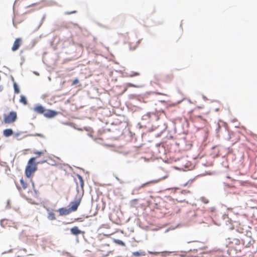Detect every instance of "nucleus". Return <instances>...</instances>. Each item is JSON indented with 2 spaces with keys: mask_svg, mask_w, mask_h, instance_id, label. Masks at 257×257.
<instances>
[{
  "mask_svg": "<svg viewBox=\"0 0 257 257\" xmlns=\"http://www.w3.org/2000/svg\"><path fill=\"white\" fill-rule=\"evenodd\" d=\"M36 158H31L28 162V165L26 168L25 174L28 178L32 176V174L37 171V164L35 163Z\"/></svg>",
  "mask_w": 257,
  "mask_h": 257,
  "instance_id": "nucleus-1",
  "label": "nucleus"
},
{
  "mask_svg": "<svg viewBox=\"0 0 257 257\" xmlns=\"http://www.w3.org/2000/svg\"><path fill=\"white\" fill-rule=\"evenodd\" d=\"M83 194V193L82 194L78 193L75 198L74 201L70 203L71 206L69 208L71 212L77 210V208L81 203Z\"/></svg>",
  "mask_w": 257,
  "mask_h": 257,
  "instance_id": "nucleus-2",
  "label": "nucleus"
},
{
  "mask_svg": "<svg viewBox=\"0 0 257 257\" xmlns=\"http://www.w3.org/2000/svg\"><path fill=\"white\" fill-rule=\"evenodd\" d=\"M4 121L6 124H10L15 122L17 118V114L15 111H11L8 114H4Z\"/></svg>",
  "mask_w": 257,
  "mask_h": 257,
  "instance_id": "nucleus-3",
  "label": "nucleus"
},
{
  "mask_svg": "<svg viewBox=\"0 0 257 257\" xmlns=\"http://www.w3.org/2000/svg\"><path fill=\"white\" fill-rule=\"evenodd\" d=\"M22 38H17L15 40V41L13 44V45L12 47V50L14 52L18 50L19 49L21 45H22Z\"/></svg>",
  "mask_w": 257,
  "mask_h": 257,
  "instance_id": "nucleus-4",
  "label": "nucleus"
},
{
  "mask_svg": "<svg viewBox=\"0 0 257 257\" xmlns=\"http://www.w3.org/2000/svg\"><path fill=\"white\" fill-rule=\"evenodd\" d=\"M33 110L35 112L39 114H43L45 111L44 107L40 104H37L33 108Z\"/></svg>",
  "mask_w": 257,
  "mask_h": 257,
  "instance_id": "nucleus-5",
  "label": "nucleus"
},
{
  "mask_svg": "<svg viewBox=\"0 0 257 257\" xmlns=\"http://www.w3.org/2000/svg\"><path fill=\"white\" fill-rule=\"evenodd\" d=\"M43 114L45 116H46L47 117L51 118V117H53L55 116L57 114V113L54 110H45V111L44 112V113Z\"/></svg>",
  "mask_w": 257,
  "mask_h": 257,
  "instance_id": "nucleus-6",
  "label": "nucleus"
},
{
  "mask_svg": "<svg viewBox=\"0 0 257 257\" xmlns=\"http://www.w3.org/2000/svg\"><path fill=\"white\" fill-rule=\"evenodd\" d=\"M58 211L61 215H66L71 212L69 208L68 209L66 208H61L58 210Z\"/></svg>",
  "mask_w": 257,
  "mask_h": 257,
  "instance_id": "nucleus-7",
  "label": "nucleus"
},
{
  "mask_svg": "<svg viewBox=\"0 0 257 257\" xmlns=\"http://www.w3.org/2000/svg\"><path fill=\"white\" fill-rule=\"evenodd\" d=\"M27 183L23 179L20 180V184L18 186L19 190H25L27 188Z\"/></svg>",
  "mask_w": 257,
  "mask_h": 257,
  "instance_id": "nucleus-8",
  "label": "nucleus"
},
{
  "mask_svg": "<svg viewBox=\"0 0 257 257\" xmlns=\"http://www.w3.org/2000/svg\"><path fill=\"white\" fill-rule=\"evenodd\" d=\"M71 233L73 235H78L81 233V231L77 226H74L70 229Z\"/></svg>",
  "mask_w": 257,
  "mask_h": 257,
  "instance_id": "nucleus-9",
  "label": "nucleus"
},
{
  "mask_svg": "<svg viewBox=\"0 0 257 257\" xmlns=\"http://www.w3.org/2000/svg\"><path fill=\"white\" fill-rule=\"evenodd\" d=\"M4 135L6 137H8L11 136H12L13 134V131L12 129H6L3 132Z\"/></svg>",
  "mask_w": 257,
  "mask_h": 257,
  "instance_id": "nucleus-10",
  "label": "nucleus"
},
{
  "mask_svg": "<svg viewBox=\"0 0 257 257\" xmlns=\"http://www.w3.org/2000/svg\"><path fill=\"white\" fill-rule=\"evenodd\" d=\"M46 153H47V151L46 150H43L41 151H34L33 152V154L37 155L36 157H35L36 158L39 157H40L42 155H43L44 154H45Z\"/></svg>",
  "mask_w": 257,
  "mask_h": 257,
  "instance_id": "nucleus-11",
  "label": "nucleus"
},
{
  "mask_svg": "<svg viewBox=\"0 0 257 257\" xmlns=\"http://www.w3.org/2000/svg\"><path fill=\"white\" fill-rule=\"evenodd\" d=\"M133 255L136 256H144L145 255V253L143 251L139 252V251H135L132 253Z\"/></svg>",
  "mask_w": 257,
  "mask_h": 257,
  "instance_id": "nucleus-12",
  "label": "nucleus"
},
{
  "mask_svg": "<svg viewBox=\"0 0 257 257\" xmlns=\"http://www.w3.org/2000/svg\"><path fill=\"white\" fill-rule=\"evenodd\" d=\"M113 241H114V242H115V243H116L118 245H121L123 246H125V243L120 240L114 239Z\"/></svg>",
  "mask_w": 257,
  "mask_h": 257,
  "instance_id": "nucleus-13",
  "label": "nucleus"
},
{
  "mask_svg": "<svg viewBox=\"0 0 257 257\" xmlns=\"http://www.w3.org/2000/svg\"><path fill=\"white\" fill-rule=\"evenodd\" d=\"M48 218L50 220H54L56 219L55 214L53 212H49L48 215Z\"/></svg>",
  "mask_w": 257,
  "mask_h": 257,
  "instance_id": "nucleus-14",
  "label": "nucleus"
},
{
  "mask_svg": "<svg viewBox=\"0 0 257 257\" xmlns=\"http://www.w3.org/2000/svg\"><path fill=\"white\" fill-rule=\"evenodd\" d=\"M78 178L79 180L81 187L83 189V186H84V181H83V178L80 175H78Z\"/></svg>",
  "mask_w": 257,
  "mask_h": 257,
  "instance_id": "nucleus-15",
  "label": "nucleus"
},
{
  "mask_svg": "<svg viewBox=\"0 0 257 257\" xmlns=\"http://www.w3.org/2000/svg\"><path fill=\"white\" fill-rule=\"evenodd\" d=\"M139 43V41H137L135 45H132L131 44H130V49L132 50L135 49L138 47Z\"/></svg>",
  "mask_w": 257,
  "mask_h": 257,
  "instance_id": "nucleus-16",
  "label": "nucleus"
},
{
  "mask_svg": "<svg viewBox=\"0 0 257 257\" xmlns=\"http://www.w3.org/2000/svg\"><path fill=\"white\" fill-rule=\"evenodd\" d=\"M14 89H15V92L16 93H18L20 92V90H19V86H18V85L15 82L14 83Z\"/></svg>",
  "mask_w": 257,
  "mask_h": 257,
  "instance_id": "nucleus-17",
  "label": "nucleus"
},
{
  "mask_svg": "<svg viewBox=\"0 0 257 257\" xmlns=\"http://www.w3.org/2000/svg\"><path fill=\"white\" fill-rule=\"evenodd\" d=\"M160 179L159 180H152V181H150L145 184H144L143 186H145L146 184H151V183H157L158 182H159L160 181Z\"/></svg>",
  "mask_w": 257,
  "mask_h": 257,
  "instance_id": "nucleus-18",
  "label": "nucleus"
},
{
  "mask_svg": "<svg viewBox=\"0 0 257 257\" xmlns=\"http://www.w3.org/2000/svg\"><path fill=\"white\" fill-rule=\"evenodd\" d=\"M20 101L23 102L24 104H26L27 103L26 97H21Z\"/></svg>",
  "mask_w": 257,
  "mask_h": 257,
  "instance_id": "nucleus-19",
  "label": "nucleus"
},
{
  "mask_svg": "<svg viewBox=\"0 0 257 257\" xmlns=\"http://www.w3.org/2000/svg\"><path fill=\"white\" fill-rule=\"evenodd\" d=\"M79 82V80L77 78H76L73 81V82L72 83V85H76Z\"/></svg>",
  "mask_w": 257,
  "mask_h": 257,
  "instance_id": "nucleus-20",
  "label": "nucleus"
},
{
  "mask_svg": "<svg viewBox=\"0 0 257 257\" xmlns=\"http://www.w3.org/2000/svg\"><path fill=\"white\" fill-rule=\"evenodd\" d=\"M8 221V222H9V220H7L6 219H4V220H2L1 221V224L3 226H5V224H6L7 222Z\"/></svg>",
  "mask_w": 257,
  "mask_h": 257,
  "instance_id": "nucleus-21",
  "label": "nucleus"
},
{
  "mask_svg": "<svg viewBox=\"0 0 257 257\" xmlns=\"http://www.w3.org/2000/svg\"><path fill=\"white\" fill-rule=\"evenodd\" d=\"M76 12V11H72V12H67L65 13V14L66 15H70V14H74V13H75Z\"/></svg>",
  "mask_w": 257,
  "mask_h": 257,
  "instance_id": "nucleus-22",
  "label": "nucleus"
},
{
  "mask_svg": "<svg viewBox=\"0 0 257 257\" xmlns=\"http://www.w3.org/2000/svg\"><path fill=\"white\" fill-rule=\"evenodd\" d=\"M196 116L198 117V118H200V119H202V120H205V119H204L203 118V116L201 115H196Z\"/></svg>",
  "mask_w": 257,
  "mask_h": 257,
  "instance_id": "nucleus-23",
  "label": "nucleus"
},
{
  "mask_svg": "<svg viewBox=\"0 0 257 257\" xmlns=\"http://www.w3.org/2000/svg\"><path fill=\"white\" fill-rule=\"evenodd\" d=\"M209 114V111H206L205 112L203 113V114L204 115H207Z\"/></svg>",
  "mask_w": 257,
  "mask_h": 257,
  "instance_id": "nucleus-24",
  "label": "nucleus"
},
{
  "mask_svg": "<svg viewBox=\"0 0 257 257\" xmlns=\"http://www.w3.org/2000/svg\"><path fill=\"white\" fill-rule=\"evenodd\" d=\"M202 108V106H197V107H196L195 108V110H196V109H197V108L200 109V108Z\"/></svg>",
  "mask_w": 257,
  "mask_h": 257,
  "instance_id": "nucleus-25",
  "label": "nucleus"
},
{
  "mask_svg": "<svg viewBox=\"0 0 257 257\" xmlns=\"http://www.w3.org/2000/svg\"><path fill=\"white\" fill-rule=\"evenodd\" d=\"M139 74L138 73H135V76H137V75H138Z\"/></svg>",
  "mask_w": 257,
  "mask_h": 257,
  "instance_id": "nucleus-26",
  "label": "nucleus"
},
{
  "mask_svg": "<svg viewBox=\"0 0 257 257\" xmlns=\"http://www.w3.org/2000/svg\"><path fill=\"white\" fill-rule=\"evenodd\" d=\"M34 5V4H30V5L29 6H28V7H30V6H33Z\"/></svg>",
  "mask_w": 257,
  "mask_h": 257,
  "instance_id": "nucleus-27",
  "label": "nucleus"
},
{
  "mask_svg": "<svg viewBox=\"0 0 257 257\" xmlns=\"http://www.w3.org/2000/svg\"><path fill=\"white\" fill-rule=\"evenodd\" d=\"M36 136H42V135H40V134H37V135H36Z\"/></svg>",
  "mask_w": 257,
  "mask_h": 257,
  "instance_id": "nucleus-28",
  "label": "nucleus"
},
{
  "mask_svg": "<svg viewBox=\"0 0 257 257\" xmlns=\"http://www.w3.org/2000/svg\"><path fill=\"white\" fill-rule=\"evenodd\" d=\"M205 248H206V247H203L202 249H204Z\"/></svg>",
  "mask_w": 257,
  "mask_h": 257,
  "instance_id": "nucleus-29",
  "label": "nucleus"
},
{
  "mask_svg": "<svg viewBox=\"0 0 257 257\" xmlns=\"http://www.w3.org/2000/svg\"><path fill=\"white\" fill-rule=\"evenodd\" d=\"M108 255V253L106 254L105 256H107Z\"/></svg>",
  "mask_w": 257,
  "mask_h": 257,
  "instance_id": "nucleus-30",
  "label": "nucleus"
}]
</instances>
